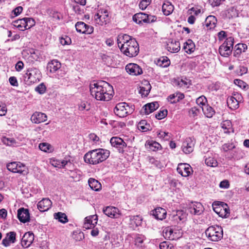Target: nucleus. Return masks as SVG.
<instances>
[{
    "mask_svg": "<svg viewBox=\"0 0 249 249\" xmlns=\"http://www.w3.org/2000/svg\"><path fill=\"white\" fill-rule=\"evenodd\" d=\"M89 89L91 95L97 100L108 101L113 96L112 86L105 81L91 83Z\"/></svg>",
    "mask_w": 249,
    "mask_h": 249,
    "instance_id": "f257e3e1",
    "label": "nucleus"
},
{
    "mask_svg": "<svg viewBox=\"0 0 249 249\" xmlns=\"http://www.w3.org/2000/svg\"><path fill=\"white\" fill-rule=\"evenodd\" d=\"M117 43L121 51L127 56L135 57L139 52V44L135 38L127 35H119Z\"/></svg>",
    "mask_w": 249,
    "mask_h": 249,
    "instance_id": "f03ea898",
    "label": "nucleus"
},
{
    "mask_svg": "<svg viewBox=\"0 0 249 249\" xmlns=\"http://www.w3.org/2000/svg\"><path fill=\"white\" fill-rule=\"evenodd\" d=\"M108 150L104 149H96L91 150L84 156L86 162L97 164L105 160L109 156Z\"/></svg>",
    "mask_w": 249,
    "mask_h": 249,
    "instance_id": "7ed1b4c3",
    "label": "nucleus"
},
{
    "mask_svg": "<svg viewBox=\"0 0 249 249\" xmlns=\"http://www.w3.org/2000/svg\"><path fill=\"white\" fill-rule=\"evenodd\" d=\"M205 234L209 240L218 241L223 237V229L221 226L217 225L211 226L206 229Z\"/></svg>",
    "mask_w": 249,
    "mask_h": 249,
    "instance_id": "20e7f679",
    "label": "nucleus"
},
{
    "mask_svg": "<svg viewBox=\"0 0 249 249\" xmlns=\"http://www.w3.org/2000/svg\"><path fill=\"white\" fill-rule=\"evenodd\" d=\"M24 78L26 84L30 85L40 81L41 78V72L36 68L29 69L26 71Z\"/></svg>",
    "mask_w": 249,
    "mask_h": 249,
    "instance_id": "39448f33",
    "label": "nucleus"
},
{
    "mask_svg": "<svg viewBox=\"0 0 249 249\" xmlns=\"http://www.w3.org/2000/svg\"><path fill=\"white\" fill-rule=\"evenodd\" d=\"M133 108L130 107L127 104L122 102L117 104L114 109V112L116 115L120 117H124L127 114L132 112Z\"/></svg>",
    "mask_w": 249,
    "mask_h": 249,
    "instance_id": "423d86ee",
    "label": "nucleus"
},
{
    "mask_svg": "<svg viewBox=\"0 0 249 249\" xmlns=\"http://www.w3.org/2000/svg\"><path fill=\"white\" fill-rule=\"evenodd\" d=\"M7 169L14 173L25 175L27 173V168L23 163L19 162H12L7 164Z\"/></svg>",
    "mask_w": 249,
    "mask_h": 249,
    "instance_id": "0eeeda50",
    "label": "nucleus"
},
{
    "mask_svg": "<svg viewBox=\"0 0 249 249\" xmlns=\"http://www.w3.org/2000/svg\"><path fill=\"white\" fill-rule=\"evenodd\" d=\"M196 141L194 138L188 137L185 139L181 145V149L185 154H189L194 151Z\"/></svg>",
    "mask_w": 249,
    "mask_h": 249,
    "instance_id": "6e6552de",
    "label": "nucleus"
},
{
    "mask_svg": "<svg viewBox=\"0 0 249 249\" xmlns=\"http://www.w3.org/2000/svg\"><path fill=\"white\" fill-rule=\"evenodd\" d=\"M77 32L86 34H90L93 32V27L86 24L84 22H77L75 25Z\"/></svg>",
    "mask_w": 249,
    "mask_h": 249,
    "instance_id": "1a4fd4ad",
    "label": "nucleus"
},
{
    "mask_svg": "<svg viewBox=\"0 0 249 249\" xmlns=\"http://www.w3.org/2000/svg\"><path fill=\"white\" fill-rule=\"evenodd\" d=\"M177 170L179 174L185 177H188L192 172V169L189 164L182 163L178 164Z\"/></svg>",
    "mask_w": 249,
    "mask_h": 249,
    "instance_id": "9d476101",
    "label": "nucleus"
},
{
    "mask_svg": "<svg viewBox=\"0 0 249 249\" xmlns=\"http://www.w3.org/2000/svg\"><path fill=\"white\" fill-rule=\"evenodd\" d=\"M125 70L129 74L132 75H138L142 73V68L135 63H129L125 67Z\"/></svg>",
    "mask_w": 249,
    "mask_h": 249,
    "instance_id": "9b49d317",
    "label": "nucleus"
},
{
    "mask_svg": "<svg viewBox=\"0 0 249 249\" xmlns=\"http://www.w3.org/2000/svg\"><path fill=\"white\" fill-rule=\"evenodd\" d=\"M110 142L112 146L118 148L120 151H123L124 149L127 146L126 142L121 138L118 137H112L110 139Z\"/></svg>",
    "mask_w": 249,
    "mask_h": 249,
    "instance_id": "f8f14e48",
    "label": "nucleus"
},
{
    "mask_svg": "<svg viewBox=\"0 0 249 249\" xmlns=\"http://www.w3.org/2000/svg\"><path fill=\"white\" fill-rule=\"evenodd\" d=\"M34 240V234L31 232H27L23 236L21 244V246L25 248H28L33 243Z\"/></svg>",
    "mask_w": 249,
    "mask_h": 249,
    "instance_id": "ddd939ff",
    "label": "nucleus"
},
{
    "mask_svg": "<svg viewBox=\"0 0 249 249\" xmlns=\"http://www.w3.org/2000/svg\"><path fill=\"white\" fill-rule=\"evenodd\" d=\"M204 210L202 205L199 202L192 203L190 206L188 211L190 213L194 215H199L201 214Z\"/></svg>",
    "mask_w": 249,
    "mask_h": 249,
    "instance_id": "4468645a",
    "label": "nucleus"
},
{
    "mask_svg": "<svg viewBox=\"0 0 249 249\" xmlns=\"http://www.w3.org/2000/svg\"><path fill=\"white\" fill-rule=\"evenodd\" d=\"M97 223L96 215H90L85 218L83 227L86 229H92Z\"/></svg>",
    "mask_w": 249,
    "mask_h": 249,
    "instance_id": "2eb2a0df",
    "label": "nucleus"
},
{
    "mask_svg": "<svg viewBox=\"0 0 249 249\" xmlns=\"http://www.w3.org/2000/svg\"><path fill=\"white\" fill-rule=\"evenodd\" d=\"M104 213L111 218H118L121 215L119 210L116 207H107L103 210Z\"/></svg>",
    "mask_w": 249,
    "mask_h": 249,
    "instance_id": "dca6fc26",
    "label": "nucleus"
},
{
    "mask_svg": "<svg viewBox=\"0 0 249 249\" xmlns=\"http://www.w3.org/2000/svg\"><path fill=\"white\" fill-rule=\"evenodd\" d=\"M18 217L22 223L28 222L30 220V213L28 209L21 208L18 210Z\"/></svg>",
    "mask_w": 249,
    "mask_h": 249,
    "instance_id": "f3484780",
    "label": "nucleus"
},
{
    "mask_svg": "<svg viewBox=\"0 0 249 249\" xmlns=\"http://www.w3.org/2000/svg\"><path fill=\"white\" fill-rule=\"evenodd\" d=\"M94 18L96 21H97L98 19L99 20V21L97 22V23L101 25L106 24L109 22L108 12L106 10L104 11L103 12H101V14L98 13L96 14L94 16Z\"/></svg>",
    "mask_w": 249,
    "mask_h": 249,
    "instance_id": "a211bd4d",
    "label": "nucleus"
},
{
    "mask_svg": "<svg viewBox=\"0 0 249 249\" xmlns=\"http://www.w3.org/2000/svg\"><path fill=\"white\" fill-rule=\"evenodd\" d=\"M47 116L45 114L39 112H35L31 118L32 122L35 124L44 122L47 120Z\"/></svg>",
    "mask_w": 249,
    "mask_h": 249,
    "instance_id": "6ab92c4d",
    "label": "nucleus"
},
{
    "mask_svg": "<svg viewBox=\"0 0 249 249\" xmlns=\"http://www.w3.org/2000/svg\"><path fill=\"white\" fill-rule=\"evenodd\" d=\"M16 233L15 231H10L6 234V236L2 241V244L4 247H8L10 243H14L16 241Z\"/></svg>",
    "mask_w": 249,
    "mask_h": 249,
    "instance_id": "aec40b11",
    "label": "nucleus"
},
{
    "mask_svg": "<svg viewBox=\"0 0 249 249\" xmlns=\"http://www.w3.org/2000/svg\"><path fill=\"white\" fill-rule=\"evenodd\" d=\"M52 202L49 198H43L39 201L37 208L40 212L48 211L52 206Z\"/></svg>",
    "mask_w": 249,
    "mask_h": 249,
    "instance_id": "412c9836",
    "label": "nucleus"
},
{
    "mask_svg": "<svg viewBox=\"0 0 249 249\" xmlns=\"http://www.w3.org/2000/svg\"><path fill=\"white\" fill-rule=\"evenodd\" d=\"M152 214L157 219L162 220L165 218L166 216V210L161 207H158L151 212Z\"/></svg>",
    "mask_w": 249,
    "mask_h": 249,
    "instance_id": "4be33fe9",
    "label": "nucleus"
},
{
    "mask_svg": "<svg viewBox=\"0 0 249 249\" xmlns=\"http://www.w3.org/2000/svg\"><path fill=\"white\" fill-rule=\"evenodd\" d=\"M167 49L171 53H177L180 49L179 41L171 39L167 45Z\"/></svg>",
    "mask_w": 249,
    "mask_h": 249,
    "instance_id": "5701e85b",
    "label": "nucleus"
},
{
    "mask_svg": "<svg viewBox=\"0 0 249 249\" xmlns=\"http://www.w3.org/2000/svg\"><path fill=\"white\" fill-rule=\"evenodd\" d=\"M133 20L137 23L140 24L142 22L146 23L149 21L148 15L146 14L139 13L133 16Z\"/></svg>",
    "mask_w": 249,
    "mask_h": 249,
    "instance_id": "b1692460",
    "label": "nucleus"
},
{
    "mask_svg": "<svg viewBox=\"0 0 249 249\" xmlns=\"http://www.w3.org/2000/svg\"><path fill=\"white\" fill-rule=\"evenodd\" d=\"M61 67V63L57 60H53L47 65V69L51 73L56 71Z\"/></svg>",
    "mask_w": 249,
    "mask_h": 249,
    "instance_id": "393cba45",
    "label": "nucleus"
},
{
    "mask_svg": "<svg viewBox=\"0 0 249 249\" xmlns=\"http://www.w3.org/2000/svg\"><path fill=\"white\" fill-rule=\"evenodd\" d=\"M162 10L164 15L168 16L173 12L174 10V6L171 2L166 1L162 4Z\"/></svg>",
    "mask_w": 249,
    "mask_h": 249,
    "instance_id": "a878e982",
    "label": "nucleus"
},
{
    "mask_svg": "<svg viewBox=\"0 0 249 249\" xmlns=\"http://www.w3.org/2000/svg\"><path fill=\"white\" fill-rule=\"evenodd\" d=\"M159 107V104L157 102H152L147 104L143 108L144 109L145 113L149 114L150 113L155 111Z\"/></svg>",
    "mask_w": 249,
    "mask_h": 249,
    "instance_id": "bb28decb",
    "label": "nucleus"
},
{
    "mask_svg": "<svg viewBox=\"0 0 249 249\" xmlns=\"http://www.w3.org/2000/svg\"><path fill=\"white\" fill-rule=\"evenodd\" d=\"M235 50L233 53V55L238 57L242 52H245L247 49V45L246 44L238 43L235 47Z\"/></svg>",
    "mask_w": 249,
    "mask_h": 249,
    "instance_id": "cd10ccee",
    "label": "nucleus"
},
{
    "mask_svg": "<svg viewBox=\"0 0 249 249\" xmlns=\"http://www.w3.org/2000/svg\"><path fill=\"white\" fill-rule=\"evenodd\" d=\"M183 49L188 53H191L194 52L195 49V45L193 41L191 39H188L184 44Z\"/></svg>",
    "mask_w": 249,
    "mask_h": 249,
    "instance_id": "c85d7f7f",
    "label": "nucleus"
},
{
    "mask_svg": "<svg viewBox=\"0 0 249 249\" xmlns=\"http://www.w3.org/2000/svg\"><path fill=\"white\" fill-rule=\"evenodd\" d=\"M13 25L20 31L26 30V25H27V24H26L25 18L14 21L13 22Z\"/></svg>",
    "mask_w": 249,
    "mask_h": 249,
    "instance_id": "c756f323",
    "label": "nucleus"
},
{
    "mask_svg": "<svg viewBox=\"0 0 249 249\" xmlns=\"http://www.w3.org/2000/svg\"><path fill=\"white\" fill-rule=\"evenodd\" d=\"M204 115L208 118H211L214 114L215 111L214 109L208 105H204L201 107Z\"/></svg>",
    "mask_w": 249,
    "mask_h": 249,
    "instance_id": "7c9ffc66",
    "label": "nucleus"
},
{
    "mask_svg": "<svg viewBox=\"0 0 249 249\" xmlns=\"http://www.w3.org/2000/svg\"><path fill=\"white\" fill-rule=\"evenodd\" d=\"M217 22L216 18L213 16H209L205 19V23L207 27L210 29L213 28Z\"/></svg>",
    "mask_w": 249,
    "mask_h": 249,
    "instance_id": "2f4dec72",
    "label": "nucleus"
},
{
    "mask_svg": "<svg viewBox=\"0 0 249 249\" xmlns=\"http://www.w3.org/2000/svg\"><path fill=\"white\" fill-rule=\"evenodd\" d=\"M54 219L58 220L59 222L65 224L68 222V217L65 213L62 212L55 213L53 214Z\"/></svg>",
    "mask_w": 249,
    "mask_h": 249,
    "instance_id": "473e14b6",
    "label": "nucleus"
},
{
    "mask_svg": "<svg viewBox=\"0 0 249 249\" xmlns=\"http://www.w3.org/2000/svg\"><path fill=\"white\" fill-rule=\"evenodd\" d=\"M219 52L221 56L228 57L231 54L232 49L225 45H221L219 48Z\"/></svg>",
    "mask_w": 249,
    "mask_h": 249,
    "instance_id": "72a5a7b5",
    "label": "nucleus"
},
{
    "mask_svg": "<svg viewBox=\"0 0 249 249\" xmlns=\"http://www.w3.org/2000/svg\"><path fill=\"white\" fill-rule=\"evenodd\" d=\"M145 146L147 149L153 151H157L161 147L159 143L153 141L146 142Z\"/></svg>",
    "mask_w": 249,
    "mask_h": 249,
    "instance_id": "f704fd0d",
    "label": "nucleus"
},
{
    "mask_svg": "<svg viewBox=\"0 0 249 249\" xmlns=\"http://www.w3.org/2000/svg\"><path fill=\"white\" fill-rule=\"evenodd\" d=\"M227 104L229 107L231 109H236L239 107L238 101L236 100L233 96L228 98Z\"/></svg>",
    "mask_w": 249,
    "mask_h": 249,
    "instance_id": "c9c22d12",
    "label": "nucleus"
},
{
    "mask_svg": "<svg viewBox=\"0 0 249 249\" xmlns=\"http://www.w3.org/2000/svg\"><path fill=\"white\" fill-rule=\"evenodd\" d=\"M89 185L93 190L98 191L101 188V185L97 180L90 178L89 179Z\"/></svg>",
    "mask_w": 249,
    "mask_h": 249,
    "instance_id": "e433bc0d",
    "label": "nucleus"
},
{
    "mask_svg": "<svg viewBox=\"0 0 249 249\" xmlns=\"http://www.w3.org/2000/svg\"><path fill=\"white\" fill-rule=\"evenodd\" d=\"M173 231V229L171 227H167L163 230V235L165 238H167L170 240H175L176 239V237L173 236L172 235Z\"/></svg>",
    "mask_w": 249,
    "mask_h": 249,
    "instance_id": "4c0bfd02",
    "label": "nucleus"
},
{
    "mask_svg": "<svg viewBox=\"0 0 249 249\" xmlns=\"http://www.w3.org/2000/svg\"><path fill=\"white\" fill-rule=\"evenodd\" d=\"M1 141L3 144L7 146H16L18 144L14 139L11 138L4 137L1 139Z\"/></svg>",
    "mask_w": 249,
    "mask_h": 249,
    "instance_id": "58836bf2",
    "label": "nucleus"
},
{
    "mask_svg": "<svg viewBox=\"0 0 249 249\" xmlns=\"http://www.w3.org/2000/svg\"><path fill=\"white\" fill-rule=\"evenodd\" d=\"M151 89V86L149 83H146L144 87H140L139 93L144 96H146L148 95Z\"/></svg>",
    "mask_w": 249,
    "mask_h": 249,
    "instance_id": "ea45409f",
    "label": "nucleus"
},
{
    "mask_svg": "<svg viewBox=\"0 0 249 249\" xmlns=\"http://www.w3.org/2000/svg\"><path fill=\"white\" fill-rule=\"evenodd\" d=\"M222 128L224 130V132L229 133L230 130L232 129L231 123L230 121L226 120L222 122L221 124Z\"/></svg>",
    "mask_w": 249,
    "mask_h": 249,
    "instance_id": "a19ab883",
    "label": "nucleus"
},
{
    "mask_svg": "<svg viewBox=\"0 0 249 249\" xmlns=\"http://www.w3.org/2000/svg\"><path fill=\"white\" fill-rule=\"evenodd\" d=\"M221 211L220 213V217H227L230 214V210L228 205L226 203H223L222 204Z\"/></svg>",
    "mask_w": 249,
    "mask_h": 249,
    "instance_id": "79ce46f5",
    "label": "nucleus"
},
{
    "mask_svg": "<svg viewBox=\"0 0 249 249\" xmlns=\"http://www.w3.org/2000/svg\"><path fill=\"white\" fill-rule=\"evenodd\" d=\"M205 162L207 166L210 167H216L217 165V162L213 158L209 157L205 160Z\"/></svg>",
    "mask_w": 249,
    "mask_h": 249,
    "instance_id": "37998d69",
    "label": "nucleus"
},
{
    "mask_svg": "<svg viewBox=\"0 0 249 249\" xmlns=\"http://www.w3.org/2000/svg\"><path fill=\"white\" fill-rule=\"evenodd\" d=\"M158 64L163 67H166L169 65L170 60L167 57H162L158 60Z\"/></svg>",
    "mask_w": 249,
    "mask_h": 249,
    "instance_id": "c03bdc74",
    "label": "nucleus"
},
{
    "mask_svg": "<svg viewBox=\"0 0 249 249\" xmlns=\"http://www.w3.org/2000/svg\"><path fill=\"white\" fill-rule=\"evenodd\" d=\"M196 103L201 108L202 106L207 105V100L204 96H201L196 99Z\"/></svg>",
    "mask_w": 249,
    "mask_h": 249,
    "instance_id": "a18cd8bd",
    "label": "nucleus"
},
{
    "mask_svg": "<svg viewBox=\"0 0 249 249\" xmlns=\"http://www.w3.org/2000/svg\"><path fill=\"white\" fill-rule=\"evenodd\" d=\"M236 15V9L233 7H231L227 10L226 16L229 18L235 17Z\"/></svg>",
    "mask_w": 249,
    "mask_h": 249,
    "instance_id": "49530a36",
    "label": "nucleus"
},
{
    "mask_svg": "<svg viewBox=\"0 0 249 249\" xmlns=\"http://www.w3.org/2000/svg\"><path fill=\"white\" fill-rule=\"evenodd\" d=\"M234 38L231 36L227 38L226 41L222 45H225L226 47H229L230 49L232 50Z\"/></svg>",
    "mask_w": 249,
    "mask_h": 249,
    "instance_id": "de8ad7c7",
    "label": "nucleus"
},
{
    "mask_svg": "<svg viewBox=\"0 0 249 249\" xmlns=\"http://www.w3.org/2000/svg\"><path fill=\"white\" fill-rule=\"evenodd\" d=\"M46 90V87L43 83H41L36 88L35 90L38 93L42 94L44 93Z\"/></svg>",
    "mask_w": 249,
    "mask_h": 249,
    "instance_id": "09e8293b",
    "label": "nucleus"
},
{
    "mask_svg": "<svg viewBox=\"0 0 249 249\" xmlns=\"http://www.w3.org/2000/svg\"><path fill=\"white\" fill-rule=\"evenodd\" d=\"M39 149L44 152H48L51 150V146L48 143H41L39 145Z\"/></svg>",
    "mask_w": 249,
    "mask_h": 249,
    "instance_id": "8fccbe9b",
    "label": "nucleus"
},
{
    "mask_svg": "<svg viewBox=\"0 0 249 249\" xmlns=\"http://www.w3.org/2000/svg\"><path fill=\"white\" fill-rule=\"evenodd\" d=\"M158 136L160 138L164 139L166 141L169 140L170 138L168 132H166L162 131H160L158 133Z\"/></svg>",
    "mask_w": 249,
    "mask_h": 249,
    "instance_id": "3c124183",
    "label": "nucleus"
},
{
    "mask_svg": "<svg viewBox=\"0 0 249 249\" xmlns=\"http://www.w3.org/2000/svg\"><path fill=\"white\" fill-rule=\"evenodd\" d=\"M25 20L26 22V29H30L32 26H33L35 24V21L34 19L32 18H25Z\"/></svg>",
    "mask_w": 249,
    "mask_h": 249,
    "instance_id": "603ef678",
    "label": "nucleus"
},
{
    "mask_svg": "<svg viewBox=\"0 0 249 249\" xmlns=\"http://www.w3.org/2000/svg\"><path fill=\"white\" fill-rule=\"evenodd\" d=\"M160 249H174V246L168 242L164 241L160 244Z\"/></svg>",
    "mask_w": 249,
    "mask_h": 249,
    "instance_id": "864d4df0",
    "label": "nucleus"
},
{
    "mask_svg": "<svg viewBox=\"0 0 249 249\" xmlns=\"http://www.w3.org/2000/svg\"><path fill=\"white\" fill-rule=\"evenodd\" d=\"M167 114V110L166 109L160 111L158 113L156 114L155 117L158 120H161L165 118Z\"/></svg>",
    "mask_w": 249,
    "mask_h": 249,
    "instance_id": "5fc2aeb1",
    "label": "nucleus"
},
{
    "mask_svg": "<svg viewBox=\"0 0 249 249\" xmlns=\"http://www.w3.org/2000/svg\"><path fill=\"white\" fill-rule=\"evenodd\" d=\"M151 0H141L139 3V7L142 10L145 9L150 4Z\"/></svg>",
    "mask_w": 249,
    "mask_h": 249,
    "instance_id": "6e6d98bb",
    "label": "nucleus"
},
{
    "mask_svg": "<svg viewBox=\"0 0 249 249\" xmlns=\"http://www.w3.org/2000/svg\"><path fill=\"white\" fill-rule=\"evenodd\" d=\"M147 125L146 121L145 120H142L139 122L138 124V128L142 131H146L148 129V128L146 126Z\"/></svg>",
    "mask_w": 249,
    "mask_h": 249,
    "instance_id": "4d7b16f0",
    "label": "nucleus"
},
{
    "mask_svg": "<svg viewBox=\"0 0 249 249\" xmlns=\"http://www.w3.org/2000/svg\"><path fill=\"white\" fill-rule=\"evenodd\" d=\"M199 113V109L196 107H193L189 111V115L191 117H195L198 115Z\"/></svg>",
    "mask_w": 249,
    "mask_h": 249,
    "instance_id": "13d9d810",
    "label": "nucleus"
},
{
    "mask_svg": "<svg viewBox=\"0 0 249 249\" xmlns=\"http://www.w3.org/2000/svg\"><path fill=\"white\" fill-rule=\"evenodd\" d=\"M234 83L243 89H246V88L248 87V85L241 80L236 79L234 80Z\"/></svg>",
    "mask_w": 249,
    "mask_h": 249,
    "instance_id": "bf43d9fd",
    "label": "nucleus"
},
{
    "mask_svg": "<svg viewBox=\"0 0 249 249\" xmlns=\"http://www.w3.org/2000/svg\"><path fill=\"white\" fill-rule=\"evenodd\" d=\"M7 112V107L6 105L0 102V116H4Z\"/></svg>",
    "mask_w": 249,
    "mask_h": 249,
    "instance_id": "052dcab7",
    "label": "nucleus"
},
{
    "mask_svg": "<svg viewBox=\"0 0 249 249\" xmlns=\"http://www.w3.org/2000/svg\"><path fill=\"white\" fill-rule=\"evenodd\" d=\"M175 94V99L174 100H171L172 103H177L180 100L183 99L184 98V95L183 93L180 92H176Z\"/></svg>",
    "mask_w": 249,
    "mask_h": 249,
    "instance_id": "680f3d73",
    "label": "nucleus"
},
{
    "mask_svg": "<svg viewBox=\"0 0 249 249\" xmlns=\"http://www.w3.org/2000/svg\"><path fill=\"white\" fill-rule=\"evenodd\" d=\"M60 42L62 45H68L71 42V40L68 36L61 37L60 39Z\"/></svg>",
    "mask_w": 249,
    "mask_h": 249,
    "instance_id": "e2e57ef3",
    "label": "nucleus"
},
{
    "mask_svg": "<svg viewBox=\"0 0 249 249\" xmlns=\"http://www.w3.org/2000/svg\"><path fill=\"white\" fill-rule=\"evenodd\" d=\"M213 211L220 216L221 210L222 208V204L217 205H213Z\"/></svg>",
    "mask_w": 249,
    "mask_h": 249,
    "instance_id": "0e129e2a",
    "label": "nucleus"
},
{
    "mask_svg": "<svg viewBox=\"0 0 249 249\" xmlns=\"http://www.w3.org/2000/svg\"><path fill=\"white\" fill-rule=\"evenodd\" d=\"M177 216L180 220H183L186 218V215L182 211H178L177 212Z\"/></svg>",
    "mask_w": 249,
    "mask_h": 249,
    "instance_id": "69168bd1",
    "label": "nucleus"
},
{
    "mask_svg": "<svg viewBox=\"0 0 249 249\" xmlns=\"http://www.w3.org/2000/svg\"><path fill=\"white\" fill-rule=\"evenodd\" d=\"M10 84L13 86L17 87L18 83L17 78L14 76H11L9 79Z\"/></svg>",
    "mask_w": 249,
    "mask_h": 249,
    "instance_id": "338daca9",
    "label": "nucleus"
},
{
    "mask_svg": "<svg viewBox=\"0 0 249 249\" xmlns=\"http://www.w3.org/2000/svg\"><path fill=\"white\" fill-rule=\"evenodd\" d=\"M23 67H24L23 63L21 61H19L16 64L15 68L18 71H20L23 69Z\"/></svg>",
    "mask_w": 249,
    "mask_h": 249,
    "instance_id": "774afa93",
    "label": "nucleus"
}]
</instances>
